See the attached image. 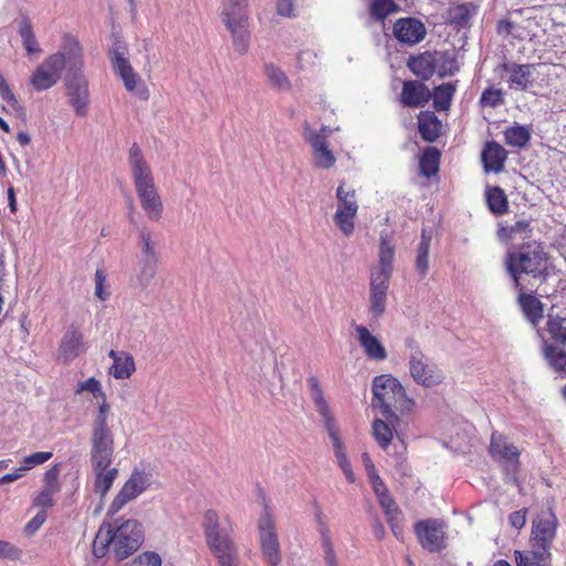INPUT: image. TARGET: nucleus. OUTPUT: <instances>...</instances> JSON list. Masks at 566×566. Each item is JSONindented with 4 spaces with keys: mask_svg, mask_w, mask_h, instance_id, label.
<instances>
[{
    "mask_svg": "<svg viewBox=\"0 0 566 566\" xmlns=\"http://www.w3.org/2000/svg\"><path fill=\"white\" fill-rule=\"evenodd\" d=\"M115 524L101 525L93 542V554L97 558L112 553L116 559L123 560L139 548L144 539L142 525L135 520L116 521Z\"/></svg>",
    "mask_w": 566,
    "mask_h": 566,
    "instance_id": "f257e3e1",
    "label": "nucleus"
},
{
    "mask_svg": "<svg viewBox=\"0 0 566 566\" xmlns=\"http://www.w3.org/2000/svg\"><path fill=\"white\" fill-rule=\"evenodd\" d=\"M128 163L142 209L149 220L158 221L164 211L163 201L155 185L150 166L145 160L137 144H134L129 149Z\"/></svg>",
    "mask_w": 566,
    "mask_h": 566,
    "instance_id": "f03ea898",
    "label": "nucleus"
},
{
    "mask_svg": "<svg viewBox=\"0 0 566 566\" xmlns=\"http://www.w3.org/2000/svg\"><path fill=\"white\" fill-rule=\"evenodd\" d=\"M69 70L64 75V86L69 104L77 116H85L90 105L88 78L85 75L83 48H69Z\"/></svg>",
    "mask_w": 566,
    "mask_h": 566,
    "instance_id": "7ed1b4c3",
    "label": "nucleus"
},
{
    "mask_svg": "<svg viewBox=\"0 0 566 566\" xmlns=\"http://www.w3.org/2000/svg\"><path fill=\"white\" fill-rule=\"evenodd\" d=\"M202 525L207 545L219 566H238L239 554L230 535L229 521L219 518L214 511L209 510L205 513Z\"/></svg>",
    "mask_w": 566,
    "mask_h": 566,
    "instance_id": "20e7f679",
    "label": "nucleus"
},
{
    "mask_svg": "<svg viewBox=\"0 0 566 566\" xmlns=\"http://www.w3.org/2000/svg\"><path fill=\"white\" fill-rule=\"evenodd\" d=\"M373 407L379 408L385 418L391 421L397 419L395 410H409L412 400L408 399L405 388L397 378L391 375L376 376L373 381Z\"/></svg>",
    "mask_w": 566,
    "mask_h": 566,
    "instance_id": "39448f33",
    "label": "nucleus"
},
{
    "mask_svg": "<svg viewBox=\"0 0 566 566\" xmlns=\"http://www.w3.org/2000/svg\"><path fill=\"white\" fill-rule=\"evenodd\" d=\"M506 269L514 281V287L522 290L520 274L525 273L537 277L546 270V253L537 242L522 245L517 251L510 252L505 260Z\"/></svg>",
    "mask_w": 566,
    "mask_h": 566,
    "instance_id": "423d86ee",
    "label": "nucleus"
},
{
    "mask_svg": "<svg viewBox=\"0 0 566 566\" xmlns=\"http://www.w3.org/2000/svg\"><path fill=\"white\" fill-rule=\"evenodd\" d=\"M81 46L80 41L72 34L65 33L61 50L49 55L31 76V85L35 91H45L54 86L60 80L63 70H69V48Z\"/></svg>",
    "mask_w": 566,
    "mask_h": 566,
    "instance_id": "0eeeda50",
    "label": "nucleus"
},
{
    "mask_svg": "<svg viewBox=\"0 0 566 566\" xmlns=\"http://www.w3.org/2000/svg\"><path fill=\"white\" fill-rule=\"evenodd\" d=\"M248 2L249 0H224L222 3V20L239 54H245L250 45Z\"/></svg>",
    "mask_w": 566,
    "mask_h": 566,
    "instance_id": "6e6552de",
    "label": "nucleus"
},
{
    "mask_svg": "<svg viewBox=\"0 0 566 566\" xmlns=\"http://www.w3.org/2000/svg\"><path fill=\"white\" fill-rule=\"evenodd\" d=\"M406 346L409 349L408 366L412 379L423 387L430 388L442 382V370L424 356L419 345L413 339H407Z\"/></svg>",
    "mask_w": 566,
    "mask_h": 566,
    "instance_id": "1a4fd4ad",
    "label": "nucleus"
},
{
    "mask_svg": "<svg viewBox=\"0 0 566 566\" xmlns=\"http://www.w3.org/2000/svg\"><path fill=\"white\" fill-rule=\"evenodd\" d=\"M258 532L264 560L271 566H277L281 563L282 556L275 521L268 505L264 506L258 520Z\"/></svg>",
    "mask_w": 566,
    "mask_h": 566,
    "instance_id": "9d476101",
    "label": "nucleus"
},
{
    "mask_svg": "<svg viewBox=\"0 0 566 566\" xmlns=\"http://www.w3.org/2000/svg\"><path fill=\"white\" fill-rule=\"evenodd\" d=\"M337 208L334 216L335 224L346 237H350L355 230V218L358 211V202L355 190L345 189L340 182L336 190Z\"/></svg>",
    "mask_w": 566,
    "mask_h": 566,
    "instance_id": "9b49d317",
    "label": "nucleus"
},
{
    "mask_svg": "<svg viewBox=\"0 0 566 566\" xmlns=\"http://www.w3.org/2000/svg\"><path fill=\"white\" fill-rule=\"evenodd\" d=\"M447 525L438 518L418 521L415 533L421 547L430 553H438L447 546Z\"/></svg>",
    "mask_w": 566,
    "mask_h": 566,
    "instance_id": "f8f14e48",
    "label": "nucleus"
},
{
    "mask_svg": "<svg viewBox=\"0 0 566 566\" xmlns=\"http://www.w3.org/2000/svg\"><path fill=\"white\" fill-rule=\"evenodd\" d=\"M153 474L145 470L135 469L108 507L109 514H116L126 503L136 499L151 484Z\"/></svg>",
    "mask_w": 566,
    "mask_h": 566,
    "instance_id": "ddd939ff",
    "label": "nucleus"
},
{
    "mask_svg": "<svg viewBox=\"0 0 566 566\" xmlns=\"http://www.w3.org/2000/svg\"><path fill=\"white\" fill-rule=\"evenodd\" d=\"M91 465L98 469L112 464L114 455V434L108 426H92Z\"/></svg>",
    "mask_w": 566,
    "mask_h": 566,
    "instance_id": "4468645a",
    "label": "nucleus"
},
{
    "mask_svg": "<svg viewBox=\"0 0 566 566\" xmlns=\"http://www.w3.org/2000/svg\"><path fill=\"white\" fill-rule=\"evenodd\" d=\"M557 518L553 512H543L533 521L532 545L544 555H552L551 547L556 536Z\"/></svg>",
    "mask_w": 566,
    "mask_h": 566,
    "instance_id": "2eb2a0df",
    "label": "nucleus"
},
{
    "mask_svg": "<svg viewBox=\"0 0 566 566\" xmlns=\"http://www.w3.org/2000/svg\"><path fill=\"white\" fill-rule=\"evenodd\" d=\"M87 343L76 324H71L64 333L59 346V359L67 364L87 350Z\"/></svg>",
    "mask_w": 566,
    "mask_h": 566,
    "instance_id": "dca6fc26",
    "label": "nucleus"
},
{
    "mask_svg": "<svg viewBox=\"0 0 566 566\" xmlns=\"http://www.w3.org/2000/svg\"><path fill=\"white\" fill-rule=\"evenodd\" d=\"M490 454L494 460L500 461L504 465L506 472L516 471L520 452L503 434L497 432L492 433Z\"/></svg>",
    "mask_w": 566,
    "mask_h": 566,
    "instance_id": "f3484780",
    "label": "nucleus"
},
{
    "mask_svg": "<svg viewBox=\"0 0 566 566\" xmlns=\"http://www.w3.org/2000/svg\"><path fill=\"white\" fill-rule=\"evenodd\" d=\"M427 34L424 24L416 18H401L394 25V35L400 42L413 45L421 42Z\"/></svg>",
    "mask_w": 566,
    "mask_h": 566,
    "instance_id": "a211bd4d",
    "label": "nucleus"
},
{
    "mask_svg": "<svg viewBox=\"0 0 566 566\" xmlns=\"http://www.w3.org/2000/svg\"><path fill=\"white\" fill-rule=\"evenodd\" d=\"M443 57V52H423L418 56L411 57L408 66L413 74L422 80H429L437 71L439 60Z\"/></svg>",
    "mask_w": 566,
    "mask_h": 566,
    "instance_id": "6ab92c4d",
    "label": "nucleus"
},
{
    "mask_svg": "<svg viewBox=\"0 0 566 566\" xmlns=\"http://www.w3.org/2000/svg\"><path fill=\"white\" fill-rule=\"evenodd\" d=\"M158 261L137 256L130 279L134 290L145 291L157 273Z\"/></svg>",
    "mask_w": 566,
    "mask_h": 566,
    "instance_id": "aec40b11",
    "label": "nucleus"
},
{
    "mask_svg": "<svg viewBox=\"0 0 566 566\" xmlns=\"http://www.w3.org/2000/svg\"><path fill=\"white\" fill-rule=\"evenodd\" d=\"M357 339L369 359L381 361L387 358V352L380 340L364 325L355 326Z\"/></svg>",
    "mask_w": 566,
    "mask_h": 566,
    "instance_id": "412c9836",
    "label": "nucleus"
},
{
    "mask_svg": "<svg viewBox=\"0 0 566 566\" xmlns=\"http://www.w3.org/2000/svg\"><path fill=\"white\" fill-rule=\"evenodd\" d=\"M310 396L314 403L315 410L322 418L324 427L336 424L337 421L331 410V407L325 399L324 391L316 377L308 378Z\"/></svg>",
    "mask_w": 566,
    "mask_h": 566,
    "instance_id": "4be33fe9",
    "label": "nucleus"
},
{
    "mask_svg": "<svg viewBox=\"0 0 566 566\" xmlns=\"http://www.w3.org/2000/svg\"><path fill=\"white\" fill-rule=\"evenodd\" d=\"M432 93L421 82L406 81L401 91V103L409 107H422L431 98Z\"/></svg>",
    "mask_w": 566,
    "mask_h": 566,
    "instance_id": "5701e85b",
    "label": "nucleus"
},
{
    "mask_svg": "<svg viewBox=\"0 0 566 566\" xmlns=\"http://www.w3.org/2000/svg\"><path fill=\"white\" fill-rule=\"evenodd\" d=\"M502 67L510 74L507 82L512 90L526 91L532 85L533 65L505 63Z\"/></svg>",
    "mask_w": 566,
    "mask_h": 566,
    "instance_id": "b1692460",
    "label": "nucleus"
},
{
    "mask_svg": "<svg viewBox=\"0 0 566 566\" xmlns=\"http://www.w3.org/2000/svg\"><path fill=\"white\" fill-rule=\"evenodd\" d=\"M506 158V150L496 142L486 143L481 154L484 170L488 172H501L504 169Z\"/></svg>",
    "mask_w": 566,
    "mask_h": 566,
    "instance_id": "393cba45",
    "label": "nucleus"
},
{
    "mask_svg": "<svg viewBox=\"0 0 566 566\" xmlns=\"http://www.w3.org/2000/svg\"><path fill=\"white\" fill-rule=\"evenodd\" d=\"M542 353L548 367L554 370L558 377L566 376V352L558 345L543 340Z\"/></svg>",
    "mask_w": 566,
    "mask_h": 566,
    "instance_id": "a878e982",
    "label": "nucleus"
},
{
    "mask_svg": "<svg viewBox=\"0 0 566 566\" xmlns=\"http://www.w3.org/2000/svg\"><path fill=\"white\" fill-rule=\"evenodd\" d=\"M108 356L113 359V365L109 368V375L115 379H127L135 371V361L130 354L127 352H116L112 349Z\"/></svg>",
    "mask_w": 566,
    "mask_h": 566,
    "instance_id": "bb28decb",
    "label": "nucleus"
},
{
    "mask_svg": "<svg viewBox=\"0 0 566 566\" xmlns=\"http://www.w3.org/2000/svg\"><path fill=\"white\" fill-rule=\"evenodd\" d=\"M395 244L389 233L382 231L379 239L378 263L371 269L381 272H394Z\"/></svg>",
    "mask_w": 566,
    "mask_h": 566,
    "instance_id": "cd10ccee",
    "label": "nucleus"
},
{
    "mask_svg": "<svg viewBox=\"0 0 566 566\" xmlns=\"http://www.w3.org/2000/svg\"><path fill=\"white\" fill-rule=\"evenodd\" d=\"M158 235L148 228H143L139 232L137 256L149 259L159 262V254L157 251Z\"/></svg>",
    "mask_w": 566,
    "mask_h": 566,
    "instance_id": "c85d7f7f",
    "label": "nucleus"
},
{
    "mask_svg": "<svg viewBox=\"0 0 566 566\" xmlns=\"http://www.w3.org/2000/svg\"><path fill=\"white\" fill-rule=\"evenodd\" d=\"M95 473L94 491L101 496H104L112 488L115 479L118 475L117 468H111V464H105L98 469L96 465H92Z\"/></svg>",
    "mask_w": 566,
    "mask_h": 566,
    "instance_id": "c756f323",
    "label": "nucleus"
},
{
    "mask_svg": "<svg viewBox=\"0 0 566 566\" xmlns=\"http://www.w3.org/2000/svg\"><path fill=\"white\" fill-rule=\"evenodd\" d=\"M432 235L426 229L421 232V239L418 244L417 255H416V271L423 279L429 270V251L431 244Z\"/></svg>",
    "mask_w": 566,
    "mask_h": 566,
    "instance_id": "7c9ffc66",
    "label": "nucleus"
},
{
    "mask_svg": "<svg viewBox=\"0 0 566 566\" xmlns=\"http://www.w3.org/2000/svg\"><path fill=\"white\" fill-rule=\"evenodd\" d=\"M398 421V417L397 419L392 418L391 421H389L387 418H385V420L376 419L374 421L373 434L381 449L386 450L389 447L392 440V429Z\"/></svg>",
    "mask_w": 566,
    "mask_h": 566,
    "instance_id": "2f4dec72",
    "label": "nucleus"
},
{
    "mask_svg": "<svg viewBox=\"0 0 566 566\" xmlns=\"http://www.w3.org/2000/svg\"><path fill=\"white\" fill-rule=\"evenodd\" d=\"M418 127L421 137L427 142H434L439 136L440 122L429 112H421L418 117Z\"/></svg>",
    "mask_w": 566,
    "mask_h": 566,
    "instance_id": "473e14b6",
    "label": "nucleus"
},
{
    "mask_svg": "<svg viewBox=\"0 0 566 566\" xmlns=\"http://www.w3.org/2000/svg\"><path fill=\"white\" fill-rule=\"evenodd\" d=\"M518 302L524 315L533 325H536L543 318V305L537 297L530 294H521Z\"/></svg>",
    "mask_w": 566,
    "mask_h": 566,
    "instance_id": "72a5a7b5",
    "label": "nucleus"
},
{
    "mask_svg": "<svg viewBox=\"0 0 566 566\" xmlns=\"http://www.w3.org/2000/svg\"><path fill=\"white\" fill-rule=\"evenodd\" d=\"M458 82L443 83L434 88L432 94L433 106L437 111H448L451 105L452 97L457 91Z\"/></svg>",
    "mask_w": 566,
    "mask_h": 566,
    "instance_id": "f704fd0d",
    "label": "nucleus"
},
{
    "mask_svg": "<svg viewBox=\"0 0 566 566\" xmlns=\"http://www.w3.org/2000/svg\"><path fill=\"white\" fill-rule=\"evenodd\" d=\"M440 151L436 147H427L419 160L421 175L430 178L438 172Z\"/></svg>",
    "mask_w": 566,
    "mask_h": 566,
    "instance_id": "c9c22d12",
    "label": "nucleus"
},
{
    "mask_svg": "<svg viewBox=\"0 0 566 566\" xmlns=\"http://www.w3.org/2000/svg\"><path fill=\"white\" fill-rule=\"evenodd\" d=\"M517 566H551V555H544L541 551H515Z\"/></svg>",
    "mask_w": 566,
    "mask_h": 566,
    "instance_id": "e433bc0d",
    "label": "nucleus"
},
{
    "mask_svg": "<svg viewBox=\"0 0 566 566\" xmlns=\"http://www.w3.org/2000/svg\"><path fill=\"white\" fill-rule=\"evenodd\" d=\"M264 74L270 84L277 91H289L291 82L285 72L273 63L264 64Z\"/></svg>",
    "mask_w": 566,
    "mask_h": 566,
    "instance_id": "4c0bfd02",
    "label": "nucleus"
},
{
    "mask_svg": "<svg viewBox=\"0 0 566 566\" xmlns=\"http://www.w3.org/2000/svg\"><path fill=\"white\" fill-rule=\"evenodd\" d=\"M504 138L507 145L516 148H523L530 142L531 133L526 126L515 125L505 129Z\"/></svg>",
    "mask_w": 566,
    "mask_h": 566,
    "instance_id": "58836bf2",
    "label": "nucleus"
},
{
    "mask_svg": "<svg viewBox=\"0 0 566 566\" xmlns=\"http://www.w3.org/2000/svg\"><path fill=\"white\" fill-rule=\"evenodd\" d=\"M325 429H326L328 437L332 441L334 454H335V458H336V461H337V464L339 465V468L350 464V462L345 453V447L342 442L340 434H339V428H338L337 423L333 424L331 427H326Z\"/></svg>",
    "mask_w": 566,
    "mask_h": 566,
    "instance_id": "ea45409f",
    "label": "nucleus"
},
{
    "mask_svg": "<svg viewBox=\"0 0 566 566\" xmlns=\"http://www.w3.org/2000/svg\"><path fill=\"white\" fill-rule=\"evenodd\" d=\"M486 201L490 210L495 214H502L507 211V198L504 190L500 187L486 190Z\"/></svg>",
    "mask_w": 566,
    "mask_h": 566,
    "instance_id": "a19ab883",
    "label": "nucleus"
},
{
    "mask_svg": "<svg viewBox=\"0 0 566 566\" xmlns=\"http://www.w3.org/2000/svg\"><path fill=\"white\" fill-rule=\"evenodd\" d=\"M19 34L22 39L23 46L29 54L41 52L33 33L32 25L27 18H23L20 22Z\"/></svg>",
    "mask_w": 566,
    "mask_h": 566,
    "instance_id": "79ce46f5",
    "label": "nucleus"
},
{
    "mask_svg": "<svg viewBox=\"0 0 566 566\" xmlns=\"http://www.w3.org/2000/svg\"><path fill=\"white\" fill-rule=\"evenodd\" d=\"M392 273L370 270L369 292L387 294Z\"/></svg>",
    "mask_w": 566,
    "mask_h": 566,
    "instance_id": "37998d69",
    "label": "nucleus"
},
{
    "mask_svg": "<svg viewBox=\"0 0 566 566\" xmlns=\"http://www.w3.org/2000/svg\"><path fill=\"white\" fill-rule=\"evenodd\" d=\"M319 533L322 536V546L324 551V560L326 566H338L335 551L333 548L329 530L325 524L319 525Z\"/></svg>",
    "mask_w": 566,
    "mask_h": 566,
    "instance_id": "c03bdc74",
    "label": "nucleus"
},
{
    "mask_svg": "<svg viewBox=\"0 0 566 566\" xmlns=\"http://www.w3.org/2000/svg\"><path fill=\"white\" fill-rule=\"evenodd\" d=\"M547 332L552 338L566 345V318L559 316H549L547 321Z\"/></svg>",
    "mask_w": 566,
    "mask_h": 566,
    "instance_id": "a18cd8bd",
    "label": "nucleus"
},
{
    "mask_svg": "<svg viewBox=\"0 0 566 566\" xmlns=\"http://www.w3.org/2000/svg\"><path fill=\"white\" fill-rule=\"evenodd\" d=\"M312 156L315 166L322 169H329L336 163V158L328 145L313 150Z\"/></svg>",
    "mask_w": 566,
    "mask_h": 566,
    "instance_id": "49530a36",
    "label": "nucleus"
},
{
    "mask_svg": "<svg viewBox=\"0 0 566 566\" xmlns=\"http://www.w3.org/2000/svg\"><path fill=\"white\" fill-rule=\"evenodd\" d=\"M398 10V6L394 0H373L370 4V13L378 20L385 19L392 12Z\"/></svg>",
    "mask_w": 566,
    "mask_h": 566,
    "instance_id": "de8ad7c7",
    "label": "nucleus"
},
{
    "mask_svg": "<svg viewBox=\"0 0 566 566\" xmlns=\"http://www.w3.org/2000/svg\"><path fill=\"white\" fill-rule=\"evenodd\" d=\"M303 137L310 144L312 151L327 145L328 134H323L312 128L307 123L304 125Z\"/></svg>",
    "mask_w": 566,
    "mask_h": 566,
    "instance_id": "09e8293b",
    "label": "nucleus"
},
{
    "mask_svg": "<svg viewBox=\"0 0 566 566\" xmlns=\"http://www.w3.org/2000/svg\"><path fill=\"white\" fill-rule=\"evenodd\" d=\"M126 91L134 93L139 99L146 101L149 97V92L142 81L140 76L135 73L126 82L123 83Z\"/></svg>",
    "mask_w": 566,
    "mask_h": 566,
    "instance_id": "8fccbe9b",
    "label": "nucleus"
},
{
    "mask_svg": "<svg viewBox=\"0 0 566 566\" xmlns=\"http://www.w3.org/2000/svg\"><path fill=\"white\" fill-rule=\"evenodd\" d=\"M387 294L369 292V313L373 318L378 319L386 311Z\"/></svg>",
    "mask_w": 566,
    "mask_h": 566,
    "instance_id": "3c124183",
    "label": "nucleus"
},
{
    "mask_svg": "<svg viewBox=\"0 0 566 566\" xmlns=\"http://www.w3.org/2000/svg\"><path fill=\"white\" fill-rule=\"evenodd\" d=\"M459 69L460 66L457 59L453 55L443 52V57L439 60V65L436 72L440 77H447L455 74Z\"/></svg>",
    "mask_w": 566,
    "mask_h": 566,
    "instance_id": "603ef678",
    "label": "nucleus"
},
{
    "mask_svg": "<svg viewBox=\"0 0 566 566\" xmlns=\"http://www.w3.org/2000/svg\"><path fill=\"white\" fill-rule=\"evenodd\" d=\"M52 452L48 451H39L34 452L30 455H27L21 461V468L27 473L29 470L33 469L34 467L41 465L44 462L49 461L52 458Z\"/></svg>",
    "mask_w": 566,
    "mask_h": 566,
    "instance_id": "864d4df0",
    "label": "nucleus"
},
{
    "mask_svg": "<svg viewBox=\"0 0 566 566\" xmlns=\"http://www.w3.org/2000/svg\"><path fill=\"white\" fill-rule=\"evenodd\" d=\"M470 20H471L470 9L464 4L458 6L450 12V21L458 29L468 27Z\"/></svg>",
    "mask_w": 566,
    "mask_h": 566,
    "instance_id": "5fc2aeb1",
    "label": "nucleus"
},
{
    "mask_svg": "<svg viewBox=\"0 0 566 566\" xmlns=\"http://www.w3.org/2000/svg\"><path fill=\"white\" fill-rule=\"evenodd\" d=\"M60 491L54 489H49V486H44L39 494L34 497L33 504L38 507L45 509L52 507L54 505V495H56Z\"/></svg>",
    "mask_w": 566,
    "mask_h": 566,
    "instance_id": "6e6d98bb",
    "label": "nucleus"
},
{
    "mask_svg": "<svg viewBox=\"0 0 566 566\" xmlns=\"http://www.w3.org/2000/svg\"><path fill=\"white\" fill-rule=\"evenodd\" d=\"M377 501L382 509L387 520H392V516L402 515L401 510L398 507L390 493L378 497Z\"/></svg>",
    "mask_w": 566,
    "mask_h": 566,
    "instance_id": "4d7b16f0",
    "label": "nucleus"
},
{
    "mask_svg": "<svg viewBox=\"0 0 566 566\" xmlns=\"http://www.w3.org/2000/svg\"><path fill=\"white\" fill-rule=\"evenodd\" d=\"M503 93L499 88L489 87L483 91L480 97V104L482 106L496 107L503 101Z\"/></svg>",
    "mask_w": 566,
    "mask_h": 566,
    "instance_id": "13d9d810",
    "label": "nucleus"
},
{
    "mask_svg": "<svg viewBox=\"0 0 566 566\" xmlns=\"http://www.w3.org/2000/svg\"><path fill=\"white\" fill-rule=\"evenodd\" d=\"M83 391L92 392L95 398H104V392L102 390L101 382L94 377H91L85 381L78 382L76 394Z\"/></svg>",
    "mask_w": 566,
    "mask_h": 566,
    "instance_id": "bf43d9fd",
    "label": "nucleus"
},
{
    "mask_svg": "<svg viewBox=\"0 0 566 566\" xmlns=\"http://www.w3.org/2000/svg\"><path fill=\"white\" fill-rule=\"evenodd\" d=\"M276 14L283 18L294 19L297 17L295 0H277Z\"/></svg>",
    "mask_w": 566,
    "mask_h": 566,
    "instance_id": "052dcab7",
    "label": "nucleus"
},
{
    "mask_svg": "<svg viewBox=\"0 0 566 566\" xmlns=\"http://www.w3.org/2000/svg\"><path fill=\"white\" fill-rule=\"evenodd\" d=\"M109 59L112 65L119 64L122 61H128L126 44L120 40L114 41L112 49L109 50Z\"/></svg>",
    "mask_w": 566,
    "mask_h": 566,
    "instance_id": "680f3d73",
    "label": "nucleus"
},
{
    "mask_svg": "<svg viewBox=\"0 0 566 566\" xmlns=\"http://www.w3.org/2000/svg\"><path fill=\"white\" fill-rule=\"evenodd\" d=\"M317 53L314 50L305 49L297 55V66L301 70H308L316 65Z\"/></svg>",
    "mask_w": 566,
    "mask_h": 566,
    "instance_id": "e2e57ef3",
    "label": "nucleus"
},
{
    "mask_svg": "<svg viewBox=\"0 0 566 566\" xmlns=\"http://www.w3.org/2000/svg\"><path fill=\"white\" fill-rule=\"evenodd\" d=\"M161 558L157 553L145 552L138 555L133 563V566H160Z\"/></svg>",
    "mask_w": 566,
    "mask_h": 566,
    "instance_id": "0e129e2a",
    "label": "nucleus"
},
{
    "mask_svg": "<svg viewBox=\"0 0 566 566\" xmlns=\"http://www.w3.org/2000/svg\"><path fill=\"white\" fill-rule=\"evenodd\" d=\"M106 275L103 270L97 269L95 272V295L101 301H106L109 297V292L105 289Z\"/></svg>",
    "mask_w": 566,
    "mask_h": 566,
    "instance_id": "69168bd1",
    "label": "nucleus"
},
{
    "mask_svg": "<svg viewBox=\"0 0 566 566\" xmlns=\"http://www.w3.org/2000/svg\"><path fill=\"white\" fill-rule=\"evenodd\" d=\"M45 520H46L45 511L42 510V511L38 512L36 515L25 524L24 530H23L24 534L27 536L34 535L38 532V530L43 525Z\"/></svg>",
    "mask_w": 566,
    "mask_h": 566,
    "instance_id": "338daca9",
    "label": "nucleus"
},
{
    "mask_svg": "<svg viewBox=\"0 0 566 566\" xmlns=\"http://www.w3.org/2000/svg\"><path fill=\"white\" fill-rule=\"evenodd\" d=\"M59 473L60 471L57 465H54L51 469H49L43 476L44 486H49V489L61 491Z\"/></svg>",
    "mask_w": 566,
    "mask_h": 566,
    "instance_id": "774afa93",
    "label": "nucleus"
}]
</instances>
